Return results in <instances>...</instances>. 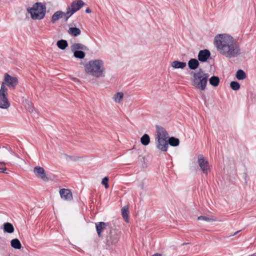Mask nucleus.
<instances>
[{"instance_id":"obj_1","label":"nucleus","mask_w":256,"mask_h":256,"mask_svg":"<svg viewBox=\"0 0 256 256\" xmlns=\"http://www.w3.org/2000/svg\"><path fill=\"white\" fill-rule=\"evenodd\" d=\"M214 43L218 52L226 58H236L240 54V46L232 37L228 34L216 35Z\"/></svg>"},{"instance_id":"obj_2","label":"nucleus","mask_w":256,"mask_h":256,"mask_svg":"<svg viewBox=\"0 0 256 256\" xmlns=\"http://www.w3.org/2000/svg\"><path fill=\"white\" fill-rule=\"evenodd\" d=\"M86 74L94 78H103L106 75L104 62L102 60L96 59L90 60L84 66Z\"/></svg>"},{"instance_id":"obj_3","label":"nucleus","mask_w":256,"mask_h":256,"mask_svg":"<svg viewBox=\"0 0 256 256\" xmlns=\"http://www.w3.org/2000/svg\"><path fill=\"white\" fill-rule=\"evenodd\" d=\"M192 85L196 89L204 91L206 87L209 74L202 69L192 72Z\"/></svg>"},{"instance_id":"obj_4","label":"nucleus","mask_w":256,"mask_h":256,"mask_svg":"<svg viewBox=\"0 0 256 256\" xmlns=\"http://www.w3.org/2000/svg\"><path fill=\"white\" fill-rule=\"evenodd\" d=\"M28 14H30V18L33 20H42L46 14V6L42 2H37L34 4L32 7L26 10Z\"/></svg>"},{"instance_id":"obj_5","label":"nucleus","mask_w":256,"mask_h":256,"mask_svg":"<svg viewBox=\"0 0 256 256\" xmlns=\"http://www.w3.org/2000/svg\"><path fill=\"white\" fill-rule=\"evenodd\" d=\"M10 105L8 98V88L4 84H2L0 89V108L8 109Z\"/></svg>"},{"instance_id":"obj_6","label":"nucleus","mask_w":256,"mask_h":256,"mask_svg":"<svg viewBox=\"0 0 256 256\" xmlns=\"http://www.w3.org/2000/svg\"><path fill=\"white\" fill-rule=\"evenodd\" d=\"M84 5V3L82 0H76L72 2L70 6L67 8L66 19H68L74 12L78 11Z\"/></svg>"},{"instance_id":"obj_7","label":"nucleus","mask_w":256,"mask_h":256,"mask_svg":"<svg viewBox=\"0 0 256 256\" xmlns=\"http://www.w3.org/2000/svg\"><path fill=\"white\" fill-rule=\"evenodd\" d=\"M198 162L202 172L206 174H208L210 170L208 162L204 158L203 156L200 154L198 157Z\"/></svg>"},{"instance_id":"obj_8","label":"nucleus","mask_w":256,"mask_h":256,"mask_svg":"<svg viewBox=\"0 0 256 256\" xmlns=\"http://www.w3.org/2000/svg\"><path fill=\"white\" fill-rule=\"evenodd\" d=\"M5 86L6 84L9 88L14 89L18 84V80L16 78L8 74H6L4 76V80L2 82Z\"/></svg>"},{"instance_id":"obj_9","label":"nucleus","mask_w":256,"mask_h":256,"mask_svg":"<svg viewBox=\"0 0 256 256\" xmlns=\"http://www.w3.org/2000/svg\"><path fill=\"white\" fill-rule=\"evenodd\" d=\"M14 154L16 155L12 149L4 146L0 147V160L7 161L9 158Z\"/></svg>"},{"instance_id":"obj_10","label":"nucleus","mask_w":256,"mask_h":256,"mask_svg":"<svg viewBox=\"0 0 256 256\" xmlns=\"http://www.w3.org/2000/svg\"><path fill=\"white\" fill-rule=\"evenodd\" d=\"M168 134L165 129L161 126H156L155 140H168Z\"/></svg>"},{"instance_id":"obj_11","label":"nucleus","mask_w":256,"mask_h":256,"mask_svg":"<svg viewBox=\"0 0 256 256\" xmlns=\"http://www.w3.org/2000/svg\"><path fill=\"white\" fill-rule=\"evenodd\" d=\"M34 172L37 178H40L43 181L46 182L48 181V178L46 176V172L43 168L36 166L34 168Z\"/></svg>"},{"instance_id":"obj_12","label":"nucleus","mask_w":256,"mask_h":256,"mask_svg":"<svg viewBox=\"0 0 256 256\" xmlns=\"http://www.w3.org/2000/svg\"><path fill=\"white\" fill-rule=\"evenodd\" d=\"M156 148L162 152H166L168 148V140H155Z\"/></svg>"},{"instance_id":"obj_13","label":"nucleus","mask_w":256,"mask_h":256,"mask_svg":"<svg viewBox=\"0 0 256 256\" xmlns=\"http://www.w3.org/2000/svg\"><path fill=\"white\" fill-rule=\"evenodd\" d=\"M210 56V52L208 50H201L199 52L198 58L201 62H205Z\"/></svg>"},{"instance_id":"obj_14","label":"nucleus","mask_w":256,"mask_h":256,"mask_svg":"<svg viewBox=\"0 0 256 256\" xmlns=\"http://www.w3.org/2000/svg\"><path fill=\"white\" fill-rule=\"evenodd\" d=\"M60 194L62 198L66 200H70L72 198V194L68 189L62 188L60 190Z\"/></svg>"},{"instance_id":"obj_15","label":"nucleus","mask_w":256,"mask_h":256,"mask_svg":"<svg viewBox=\"0 0 256 256\" xmlns=\"http://www.w3.org/2000/svg\"><path fill=\"white\" fill-rule=\"evenodd\" d=\"M63 17L64 18L65 20H67L66 13H64L62 11H57L55 12L52 16L51 22L52 24L55 23L57 20H60Z\"/></svg>"},{"instance_id":"obj_16","label":"nucleus","mask_w":256,"mask_h":256,"mask_svg":"<svg viewBox=\"0 0 256 256\" xmlns=\"http://www.w3.org/2000/svg\"><path fill=\"white\" fill-rule=\"evenodd\" d=\"M119 238V234L118 233L111 232L107 242L108 244H115L118 242Z\"/></svg>"},{"instance_id":"obj_17","label":"nucleus","mask_w":256,"mask_h":256,"mask_svg":"<svg viewBox=\"0 0 256 256\" xmlns=\"http://www.w3.org/2000/svg\"><path fill=\"white\" fill-rule=\"evenodd\" d=\"M72 52L78 50H88V47L81 43H74L70 46Z\"/></svg>"},{"instance_id":"obj_18","label":"nucleus","mask_w":256,"mask_h":256,"mask_svg":"<svg viewBox=\"0 0 256 256\" xmlns=\"http://www.w3.org/2000/svg\"><path fill=\"white\" fill-rule=\"evenodd\" d=\"M170 66L176 69H184L186 68V64L185 62L174 60L171 62Z\"/></svg>"},{"instance_id":"obj_19","label":"nucleus","mask_w":256,"mask_h":256,"mask_svg":"<svg viewBox=\"0 0 256 256\" xmlns=\"http://www.w3.org/2000/svg\"><path fill=\"white\" fill-rule=\"evenodd\" d=\"M23 105L30 113H33L34 112L33 104L28 100L26 99L23 102Z\"/></svg>"},{"instance_id":"obj_20","label":"nucleus","mask_w":256,"mask_h":256,"mask_svg":"<svg viewBox=\"0 0 256 256\" xmlns=\"http://www.w3.org/2000/svg\"><path fill=\"white\" fill-rule=\"evenodd\" d=\"M188 66L190 70H196L199 66L198 61L196 59L192 58L188 62Z\"/></svg>"},{"instance_id":"obj_21","label":"nucleus","mask_w":256,"mask_h":256,"mask_svg":"<svg viewBox=\"0 0 256 256\" xmlns=\"http://www.w3.org/2000/svg\"><path fill=\"white\" fill-rule=\"evenodd\" d=\"M124 96L122 92H118L113 96L112 98L115 102L120 104L124 98Z\"/></svg>"},{"instance_id":"obj_22","label":"nucleus","mask_w":256,"mask_h":256,"mask_svg":"<svg viewBox=\"0 0 256 256\" xmlns=\"http://www.w3.org/2000/svg\"><path fill=\"white\" fill-rule=\"evenodd\" d=\"M68 32L70 35L75 37L78 36L81 34L80 29L76 27L70 28Z\"/></svg>"},{"instance_id":"obj_23","label":"nucleus","mask_w":256,"mask_h":256,"mask_svg":"<svg viewBox=\"0 0 256 256\" xmlns=\"http://www.w3.org/2000/svg\"><path fill=\"white\" fill-rule=\"evenodd\" d=\"M106 225L104 222H100L96 224V231L99 236H101V232L106 228Z\"/></svg>"},{"instance_id":"obj_24","label":"nucleus","mask_w":256,"mask_h":256,"mask_svg":"<svg viewBox=\"0 0 256 256\" xmlns=\"http://www.w3.org/2000/svg\"><path fill=\"white\" fill-rule=\"evenodd\" d=\"M122 216L125 221L127 222H128V206H124L121 210Z\"/></svg>"},{"instance_id":"obj_25","label":"nucleus","mask_w":256,"mask_h":256,"mask_svg":"<svg viewBox=\"0 0 256 256\" xmlns=\"http://www.w3.org/2000/svg\"><path fill=\"white\" fill-rule=\"evenodd\" d=\"M4 231L8 233H12L14 232V228L12 224L10 222H6L4 224Z\"/></svg>"},{"instance_id":"obj_26","label":"nucleus","mask_w":256,"mask_h":256,"mask_svg":"<svg viewBox=\"0 0 256 256\" xmlns=\"http://www.w3.org/2000/svg\"><path fill=\"white\" fill-rule=\"evenodd\" d=\"M168 143L171 146H178L180 144V140L178 138H176L174 137H170L168 139Z\"/></svg>"},{"instance_id":"obj_27","label":"nucleus","mask_w":256,"mask_h":256,"mask_svg":"<svg viewBox=\"0 0 256 256\" xmlns=\"http://www.w3.org/2000/svg\"><path fill=\"white\" fill-rule=\"evenodd\" d=\"M10 244H11V246L13 248H16V249L19 250V249H20V248H22L21 243H20V241L17 238H14V239L12 240L10 242Z\"/></svg>"},{"instance_id":"obj_28","label":"nucleus","mask_w":256,"mask_h":256,"mask_svg":"<svg viewBox=\"0 0 256 256\" xmlns=\"http://www.w3.org/2000/svg\"><path fill=\"white\" fill-rule=\"evenodd\" d=\"M58 47L61 50H65L68 46V44L66 40H61L56 42Z\"/></svg>"},{"instance_id":"obj_29","label":"nucleus","mask_w":256,"mask_h":256,"mask_svg":"<svg viewBox=\"0 0 256 256\" xmlns=\"http://www.w3.org/2000/svg\"><path fill=\"white\" fill-rule=\"evenodd\" d=\"M210 84L214 86H217L220 83V79L218 76H212L209 79Z\"/></svg>"},{"instance_id":"obj_30","label":"nucleus","mask_w":256,"mask_h":256,"mask_svg":"<svg viewBox=\"0 0 256 256\" xmlns=\"http://www.w3.org/2000/svg\"><path fill=\"white\" fill-rule=\"evenodd\" d=\"M140 142L144 146H148L150 142V138L148 134H144L140 138Z\"/></svg>"},{"instance_id":"obj_31","label":"nucleus","mask_w":256,"mask_h":256,"mask_svg":"<svg viewBox=\"0 0 256 256\" xmlns=\"http://www.w3.org/2000/svg\"><path fill=\"white\" fill-rule=\"evenodd\" d=\"M72 52L74 53V56L77 58L84 59L86 56L83 50L72 51Z\"/></svg>"},{"instance_id":"obj_32","label":"nucleus","mask_w":256,"mask_h":256,"mask_svg":"<svg viewBox=\"0 0 256 256\" xmlns=\"http://www.w3.org/2000/svg\"><path fill=\"white\" fill-rule=\"evenodd\" d=\"M236 78L238 80H242L246 78V74L242 70H239L236 72Z\"/></svg>"},{"instance_id":"obj_33","label":"nucleus","mask_w":256,"mask_h":256,"mask_svg":"<svg viewBox=\"0 0 256 256\" xmlns=\"http://www.w3.org/2000/svg\"><path fill=\"white\" fill-rule=\"evenodd\" d=\"M230 86L234 90H237L240 88V84L236 82H232L230 84Z\"/></svg>"},{"instance_id":"obj_34","label":"nucleus","mask_w":256,"mask_h":256,"mask_svg":"<svg viewBox=\"0 0 256 256\" xmlns=\"http://www.w3.org/2000/svg\"><path fill=\"white\" fill-rule=\"evenodd\" d=\"M8 164V162H5L4 161L0 162V172H5V171L6 170V166Z\"/></svg>"},{"instance_id":"obj_35","label":"nucleus","mask_w":256,"mask_h":256,"mask_svg":"<svg viewBox=\"0 0 256 256\" xmlns=\"http://www.w3.org/2000/svg\"><path fill=\"white\" fill-rule=\"evenodd\" d=\"M198 220H204L208 222H214L216 220L212 218H210L206 216H200L198 218Z\"/></svg>"},{"instance_id":"obj_36","label":"nucleus","mask_w":256,"mask_h":256,"mask_svg":"<svg viewBox=\"0 0 256 256\" xmlns=\"http://www.w3.org/2000/svg\"><path fill=\"white\" fill-rule=\"evenodd\" d=\"M108 181V177H104L102 179V184L106 188H108L109 187Z\"/></svg>"},{"instance_id":"obj_37","label":"nucleus","mask_w":256,"mask_h":256,"mask_svg":"<svg viewBox=\"0 0 256 256\" xmlns=\"http://www.w3.org/2000/svg\"><path fill=\"white\" fill-rule=\"evenodd\" d=\"M68 158L70 159V160L72 161L76 162V161L80 159V158L77 157V156H68Z\"/></svg>"},{"instance_id":"obj_38","label":"nucleus","mask_w":256,"mask_h":256,"mask_svg":"<svg viewBox=\"0 0 256 256\" xmlns=\"http://www.w3.org/2000/svg\"><path fill=\"white\" fill-rule=\"evenodd\" d=\"M72 80L74 82H80L79 80H78V78H72Z\"/></svg>"},{"instance_id":"obj_39","label":"nucleus","mask_w":256,"mask_h":256,"mask_svg":"<svg viewBox=\"0 0 256 256\" xmlns=\"http://www.w3.org/2000/svg\"><path fill=\"white\" fill-rule=\"evenodd\" d=\"M86 13H90L91 12V10L89 8H87L86 10Z\"/></svg>"},{"instance_id":"obj_40","label":"nucleus","mask_w":256,"mask_h":256,"mask_svg":"<svg viewBox=\"0 0 256 256\" xmlns=\"http://www.w3.org/2000/svg\"><path fill=\"white\" fill-rule=\"evenodd\" d=\"M152 256H162V255L159 253H156L154 254Z\"/></svg>"},{"instance_id":"obj_41","label":"nucleus","mask_w":256,"mask_h":256,"mask_svg":"<svg viewBox=\"0 0 256 256\" xmlns=\"http://www.w3.org/2000/svg\"><path fill=\"white\" fill-rule=\"evenodd\" d=\"M3 250V247L0 245V252Z\"/></svg>"},{"instance_id":"obj_42","label":"nucleus","mask_w":256,"mask_h":256,"mask_svg":"<svg viewBox=\"0 0 256 256\" xmlns=\"http://www.w3.org/2000/svg\"><path fill=\"white\" fill-rule=\"evenodd\" d=\"M249 256H256V254H252L250 255Z\"/></svg>"},{"instance_id":"obj_43","label":"nucleus","mask_w":256,"mask_h":256,"mask_svg":"<svg viewBox=\"0 0 256 256\" xmlns=\"http://www.w3.org/2000/svg\"><path fill=\"white\" fill-rule=\"evenodd\" d=\"M238 232H235L234 234H237V233H238Z\"/></svg>"}]
</instances>
